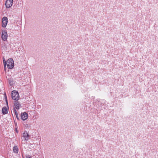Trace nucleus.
Wrapping results in <instances>:
<instances>
[{"label":"nucleus","mask_w":158,"mask_h":158,"mask_svg":"<svg viewBox=\"0 0 158 158\" xmlns=\"http://www.w3.org/2000/svg\"><path fill=\"white\" fill-rule=\"evenodd\" d=\"M21 117L23 120H25L28 118V115L26 112H24L21 114Z\"/></svg>","instance_id":"nucleus-6"},{"label":"nucleus","mask_w":158,"mask_h":158,"mask_svg":"<svg viewBox=\"0 0 158 158\" xmlns=\"http://www.w3.org/2000/svg\"><path fill=\"white\" fill-rule=\"evenodd\" d=\"M23 137L25 140L27 141L28 140L30 136L27 132L25 131L23 133Z\"/></svg>","instance_id":"nucleus-7"},{"label":"nucleus","mask_w":158,"mask_h":158,"mask_svg":"<svg viewBox=\"0 0 158 158\" xmlns=\"http://www.w3.org/2000/svg\"><path fill=\"white\" fill-rule=\"evenodd\" d=\"M26 158H32L31 156L30 155H27L26 156Z\"/></svg>","instance_id":"nucleus-13"},{"label":"nucleus","mask_w":158,"mask_h":158,"mask_svg":"<svg viewBox=\"0 0 158 158\" xmlns=\"http://www.w3.org/2000/svg\"><path fill=\"white\" fill-rule=\"evenodd\" d=\"M14 104L15 106V108L17 110H19V109L20 106V103L18 101H15L14 102Z\"/></svg>","instance_id":"nucleus-8"},{"label":"nucleus","mask_w":158,"mask_h":158,"mask_svg":"<svg viewBox=\"0 0 158 158\" xmlns=\"http://www.w3.org/2000/svg\"><path fill=\"white\" fill-rule=\"evenodd\" d=\"M14 112H15V115H16V117L17 118V119H18L19 117H18V113H17L16 110V109H14Z\"/></svg>","instance_id":"nucleus-11"},{"label":"nucleus","mask_w":158,"mask_h":158,"mask_svg":"<svg viewBox=\"0 0 158 158\" xmlns=\"http://www.w3.org/2000/svg\"><path fill=\"white\" fill-rule=\"evenodd\" d=\"M41 137L40 136H38V137L36 138V140H39V141L40 142L41 141Z\"/></svg>","instance_id":"nucleus-12"},{"label":"nucleus","mask_w":158,"mask_h":158,"mask_svg":"<svg viewBox=\"0 0 158 158\" xmlns=\"http://www.w3.org/2000/svg\"><path fill=\"white\" fill-rule=\"evenodd\" d=\"M13 152L16 153H17L18 152V148L17 146H15L13 148Z\"/></svg>","instance_id":"nucleus-10"},{"label":"nucleus","mask_w":158,"mask_h":158,"mask_svg":"<svg viewBox=\"0 0 158 158\" xmlns=\"http://www.w3.org/2000/svg\"><path fill=\"white\" fill-rule=\"evenodd\" d=\"M2 112L3 114H6L7 113L8 111L6 107H3L2 109Z\"/></svg>","instance_id":"nucleus-9"},{"label":"nucleus","mask_w":158,"mask_h":158,"mask_svg":"<svg viewBox=\"0 0 158 158\" xmlns=\"http://www.w3.org/2000/svg\"><path fill=\"white\" fill-rule=\"evenodd\" d=\"M11 96L12 99L14 100L18 101L19 98V94L15 90L12 92Z\"/></svg>","instance_id":"nucleus-2"},{"label":"nucleus","mask_w":158,"mask_h":158,"mask_svg":"<svg viewBox=\"0 0 158 158\" xmlns=\"http://www.w3.org/2000/svg\"><path fill=\"white\" fill-rule=\"evenodd\" d=\"M2 38L3 41H6L7 39V32L5 30L2 31Z\"/></svg>","instance_id":"nucleus-3"},{"label":"nucleus","mask_w":158,"mask_h":158,"mask_svg":"<svg viewBox=\"0 0 158 158\" xmlns=\"http://www.w3.org/2000/svg\"><path fill=\"white\" fill-rule=\"evenodd\" d=\"M21 141L22 142L23 141H24V139H23V138H21Z\"/></svg>","instance_id":"nucleus-15"},{"label":"nucleus","mask_w":158,"mask_h":158,"mask_svg":"<svg viewBox=\"0 0 158 158\" xmlns=\"http://www.w3.org/2000/svg\"><path fill=\"white\" fill-rule=\"evenodd\" d=\"M8 22V19L7 17H3L2 20V26L5 27L6 26Z\"/></svg>","instance_id":"nucleus-4"},{"label":"nucleus","mask_w":158,"mask_h":158,"mask_svg":"<svg viewBox=\"0 0 158 158\" xmlns=\"http://www.w3.org/2000/svg\"><path fill=\"white\" fill-rule=\"evenodd\" d=\"M13 0H7L5 3L6 7L7 8L11 7L13 4Z\"/></svg>","instance_id":"nucleus-5"},{"label":"nucleus","mask_w":158,"mask_h":158,"mask_svg":"<svg viewBox=\"0 0 158 158\" xmlns=\"http://www.w3.org/2000/svg\"><path fill=\"white\" fill-rule=\"evenodd\" d=\"M3 62L4 69L6 70V64L8 69H12L14 66V61L12 58H10L8 59L6 62L5 59H3Z\"/></svg>","instance_id":"nucleus-1"},{"label":"nucleus","mask_w":158,"mask_h":158,"mask_svg":"<svg viewBox=\"0 0 158 158\" xmlns=\"http://www.w3.org/2000/svg\"><path fill=\"white\" fill-rule=\"evenodd\" d=\"M5 99H6V103L7 104H8V102H7V98H6V95H5Z\"/></svg>","instance_id":"nucleus-14"}]
</instances>
